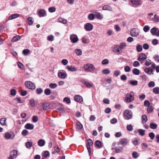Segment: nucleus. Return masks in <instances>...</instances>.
Returning a JSON list of instances; mask_svg holds the SVG:
<instances>
[{"instance_id": "f257e3e1", "label": "nucleus", "mask_w": 159, "mask_h": 159, "mask_svg": "<svg viewBox=\"0 0 159 159\" xmlns=\"http://www.w3.org/2000/svg\"><path fill=\"white\" fill-rule=\"evenodd\" d=\"M84 68L85 71L92 73L95 69V68L93 65L89 63L84 65Z\"/></svg>"}, {"instance_id": "f03ea898", "label": "nucleus", "mask_w": 159, "mask_h": 159, "mask_svg": "<svg viewBox=\"0 0 159 159\" xmlns=\"http://www.w3.org/2000/svg\"><path fill=\"white\" fill-rule=\"evenodd\" d=\"M134 99V94L132 91L126 94L125 100L126 102H132Z\"/></svg>"}, {"instance_id": "7ed1b4c3", "label": "nucleus", "mask_w": 159, "mask_h": 159, "mask_svg": "<svg viewBox=\"0 0 159 159\" xmlns=\"http://www.w3.org/2000/svg\"><path fill=\"white\" fill-rule=\"evenodd\" d=\"M58 77L60 79H64L67 76L66 72L64 70H59L57 74Z\"/></svg>"}, {"instance_id": "20e7f679", "label": "nucleus", "mask_w": 159, "mask_h": 159, "mask_svg": "<svg viewBox=\"0 0 159 159\" xmlns=\"http://www.w3.org/2000/svg\"><path fill=\"white\" fill-rule=\"evenodd\" d=\"M87 143L86 144V147L87 148L89 154L90 155L91 153V149L90 146L93 145V143L91 139H89L87 140Z\"/></svg>"}, {"instance_id": "39448f33", "label": "nucleus", "mask_w": 159, "mask_h": 159, "mask_svg": "<svg viewBox=\"0 0 159 159\" xmlns=\"http://www.w3.org/2000/svg\"><path fill=\"white\" fill-rule=\"evenodd\" d=\"M25 85L28 88L31 89H35V85L30 81H28L25 83Z\"/></svg>"}, {"instance_id": "423d86ee", "label": "nucleus", "mask_w": 159, "mask_h": 159, "mask_svg": "<svg viewBox=\"0 0 159 159\" xmlns=\"http://www.w3.org/2000/svg\"><path fill=\"white\" fill-rule=\"evenodd\" d=\"M124 117L125 119L129 120L132 117L131 114L128 110H126L123 114Z\"/></svg>"}, {"instance_id": "0eeeda50", "label": "nucleus", "mask_w": 159, "mask_h": 159, "mask_svg": "<svg viewBox=\"0 0 159 159\" xmlns=\"http://www.w3.org/2000/svg\"><path fill=\"white\" fill-rule=\"evenodd\" d=\"M139 34V30L135 28L131 29L130 31V35L133 37H136Z\"/></svg>"}, {"instance_id": "6e6552de", "label": "nucleus", "mask_w": 159, "mask_h": 159, "mask_svg": "<svg viewBox=\"0 0 159 159\" xmlns=\"http://www.w3.org/2000/svg\"><path fill=\"white\" fill-rule=\"evenodd\" d=\"M147 58V56L145 53H141L139 55L138 60L140 61H141V63H142V61L145 60Z\"/></svg>"}, {"instance_id": "1a4fd4ad", "label": "nucleus", "mask_w": 159, "mask_h": 159, "mask_svg": "<svg viewBox=\"0 0 159 159\" xmlns=\"http://www.w3.org/2000/svg\"><path fill=\"white\" fill-rule=\"evenodd\" d=\"M14 137L15 134L13 133L6 132L5 134V137L7 139H12Z\"/></svg>"}, {"instance_id": "9d476101", "label": "nucleus", "mask_w": 159, "mask_h": 159, "mask_svg": "<svg viewBox=\"0 0 159 159\" xmlns=\"http://www.w3.org/2000/svg\"><path fill=\"white\" fill-rule=\"evenodd\" d=\"M84 28L87 31H90L93 29V25L90 23H87L84 25Z\"/></svg>"}, {"instance_id": "9b49d317", "label": "nucleus", "mask_w": 159, "mask_h": 159, "mask_svg": "<svg viewBox=\"0 0 159 159\" xmlns=\"http://www.w3.org/2000/svg\"><path fill=\"white\" fill-rule=\"evenodd\" d=\"M128 141L127 139L124 138L120 139V142L118 143V145H122L123 146L125 145L128 144Z\"/></svg>"}, {"instance_id": "f8f14e48", "label": "nucleus", "mask_w": 159, "mask_h": 159, "mask_svg": "<svg viewBox=\"0 0 159 159\" xmlns=\"http://www.w3.org/2000/svg\"><path fill=\"white\" fill-rule=\"evenodd\" d=\"M17 152L18 151L16 150H13L11 152L9 156L12 157L13 158H16L17 156Z\"/></svg>"}, {"instance_id": "ddd939ff", "label": "nucleus", "mask_w": 159, "mask_h": 159, "mask_svg": "<svg viewBox=\"0 0 159 159\" xmlns=\"http://www.w3.org/2000/svg\"><path fill=\"white\" fill-rule=\"evenodd\" d=\"M70 39L71 42L73 43H75L78 41V38L76 35H72L70 36Z\"/></svg>"}, {"instance_id": "4468645a", "label": "nucleus", "mask_w": 159, "mask_h": 159, "mask_svg": "<svg viewBox=\"0 0 159 159\" xmlns=\"http://www.w3.org/2000/svg\"><path fill=\"white\" fill-rule=\"evenodd\" d=\"M130 2L133 4L135 5H140L141 4L140 0H130Z\"/></svg>"}, {"instance_id": "2eb2a0df", "label": "nucleus", "mask_w": 159, "mask_h": 159, "mask_svg": "<svg viewBox=\"0 0 159 159\" xmlns=\"http://www.w3.org/2000/svg\"><path fill=\"white\" fill-rule=\"evenodd\" d=\"M38 14L40 17H43L45 16L46 12L44 10L41 9L38 11Z\"/></svg>"}, {"instance_id": "dca6fc26", "label": "nucleus", "mask_w": 159, "mask_h": 159, "mask_svg": "<svg viewBox=\"0 0 159 159\" xmlns=\"http://www.w3.org/2000/svg\"><path fill=\"white\" fill-rule=\"evenodd\" d=\"M95 16L98 20H102L103 18V16L100 13L95 11L93 12Z\"/></svg>"}, {"instance_id": "f3484780", "label": "nucleus", "mask_w": 159, "mask_h": 159, "mask_svg": "<svg viewBox=\"0 0 159 159\" xmlns=\"http://www.w3.org/2000/svg\"><path fill=\"white\" fill-rule=\"evenodd\" d=\"M66 68L67 70L69 71H77L78 69L74 66H66Z\"/></svg>"}, {"instance_id": "a211bd4d", "label": "nucleus", "mask_w": 159, "mask_h": 159, "mask_svg": "<svg viewBox=\"0 0 159 159\" xmlns=\"http://www.w3.org/2000/svg\"><path fill=\"white\" fill-rule=\"evenodd\" d=\"M94 145L98 148H101L102 147V142L98 140L96 141Z\"/></svg>"}, {"instance_id": "6ab92c4d", "label": "nucleus", "mask_w": 159, "mask_h": 159, "mask_svg": "<svg viewBox=\"0 0 159 159\" xmlns=\"http://www.w3.org/2000/svg\"><path fill=\"white\" fill-rule=\"evenodd\" d=\"M75 100L78 102H81L83 101V98L82 97L79 95H76L74 98Z\"/></svg>"}, {"instance_id": "aec40b11", "label": "nucleus", "mask_w": 159, "mask_h": 159, "mask_svg": "<svg viewBox=\"0 0 159 159\" xmlns=\"http://www.w3.org/2000/svg\"><path fill=\"white\" fill-rule=\"evenodd\" d=\"M25 127L27 129H33L34 128V125L32 124L27 123L25 125Z\"/></svg>"}, {"instance_id": "412c9836", "label": "nucleus", "mask_w": 159, "mask_h": 159, "mask_svg": "<svg viewBox=\"0 0 159 159\" xmlns=\"http://www.w3.org/2000/svg\"><path fill=\"white\" fill-rule=\"evenodd\" d=\"M120 48L119 47V46L116 45L114 49V52H117L118 54H120L122 52V50L121 49L120 50Z\"/></svg>"}, {"instance_id": "4be33fe9", "label": "nucleus", "mask_w": 159, "mask_h": 159, "mask_svg": "<svg viewBox=\"0 0 159 159\" xmlns=\"http://www.w3.org/2000/svg\"><path fill=\"white\" fill-rule=\"evenodd\" d=\"M102 9L103 10H108L111 11L112 9V7L109 5H105L104 6L102 7Z\"/></svg>"}, {"instance_id": "5701e85b", "label": "nucleus", "mask_w": 159, "mask_h": 159, "mask_svg": "<svg viewBox=\"0 0 159 159\" xmlns=\"http://www.w3.org/2000/svg\"><path fill=\"white\" fill-rule=\"evenodd\" d=\"M43 107L44 110H47L50 108V104L48 102L45 103L43 104Z\"/></svg>"}, {"instance_id": "b1692460", "label": "nucleus", "mask_w": 159, "mask_h": 159, "mask_svg": "<svg viewBox=\"0 0 159 159\" xmlns=\"http://www.w3.org/2000/svg\"><path fill=\"white\" fill-rule=\"evenodd\" d=\"M45 141L43 139H40L39 140L38 144L39 146H43L45 144Z\"/></svg>"}, {"instance_id": "393cba45", "label": "nucleus", "mask_w": 159, "mask_h": 159, "mask_svg": "<svg viewBox=\"0 0 159 159\" xmlns=\"http://www.w3.org/2000/svg\"><path fill=\"white\" fill-rule=\"evenodd\" d=\"M142 122L143 124L146 122L147 121V117L145 115H143L142 116Z\"/></svg>"}, {"instance_id": "a878e982", "label": "nucleus", "mask_w": 159, "mask_h": 159, "mask_svg": "<svg viewBox=\"0 0 159 159\" xmlns=\"http://www.w3.org/2000/svg\"><path fill=\"white\" fill-rule=\"evenodd\" d=\"M20 15L18 14H15L12 15L11 16H10L9 17V20H11L13 19H15L17 17H19Z\"/></svg>"}, {"instance_id": "bb28decb", "label": "nucleus", "mask_w": 159, "mask_h": 159, "mask_svg": "<svg viewBox=\"0 0 159 159\" xmlns=\"http://www.w3.org/2000/svg\"><path fill=\"white\" fill-rule=\"evenodd\" d=\"M81 82L84 84L87 88H89L92 86V84L90 83L88 81H81Z\"/></svg>"}, {"instance_id": "cd10ccee", "label": "nucleus", "mask_w": 159, "mask_h": 159, "mask_svg": "<svg viewBox=\"0 0 159 159\" xmlns=\"http://www.w3.org/2000/svg\"><path fill=\"white\" fill-rule=\"evenodd\" d=\"M6 119L5 118H2L0 120V123L2 125H6Z\"/></svg>"}, {"instance_id": "c85d7f7f", "label": "nucleus", "mask_w": 159, "mask_h": 159, "mask_svg": "<svg viewBox=\"0 0 159 159\" xmlns=\"http://www.w3.org/2000/svg\"><path fill=\"white\" fill-rule=\"evenodd\" d=\"M20 39V35H16L14 36L11 40L12 42H15L19 40Z\"/></svg>"}, {"instance_id": "c756f323", "label": "nucleus", "mask_w": 159, "mask_h": 159, "mask_svg": "<svg viewBox=\"0 0 159 159\" xmlns=\"http://www.w3.org/2000/svg\"><path fill=\"white\" fill-rule=\"evenodd\" d=\"M115 150L116 153H120L122 151L123 148L122 147H116L115 148Z\"/></svg>"}, {"instance_id": "7c9ffc66", "label": "nucleus", "mask_w": 159, "mask_h": 159, "mask_svg": "<svg viewBox=\"0 0 159 159\" xmlns=\"http://www.w3.org/2000/svg\"><path fill=\"white\" fill-rule=\"evenodd\" d=\"M32 143L31 142H27L25 143V146L27 148L30 149L32 146Z\"/></svg>"}, {"instance_id": "2f4dec72", "label": "nucleus", "mask_w": 159, "mask_h": 159, "mask_svg": "<svg viewBox=\"0 0 159 159\" xmlns=\"http://www.w3.org/2000/svg\"><path fill=\"white\" fill-rule=\"evenodd\" d=\"M58 21L59 22L63 24H66L67 22V21L66 20L61 17H59L58 18Z\"/></svg>"}, {"instance_id": "473e14b6", "label": "nucleus", "mask_w": 159, "mask_h": 159, "mask_svg": "<svg viewBox=\"0 0 159 159\" xmlns=\"http://www.w3.org/2000/svg\"><path fill=\"white\" fill-rule=\"evenodd\" d=\"M43 89L40 88H37L36 90V93L38 94H40L43 93Z\"/></svg>"}, {"instance_id": "72a5a7b5", "label": "nucleus", "mask_w": 159, "mask_h": 159, "mask_svg": "<svg viewBox=\"0 0 159 159\" xmlns=\"http://www.w3.org/2000/svg\"><path fill=\"white\" fill-rule=\"evenodd\" d=\"M157 29V28H156L155 27H154L152 28L150 30V32L153 35H155Z\"/></svg>"}, {"instance_id": "f704fd0d", "label": "nucleus", "mask_w": 159, "mask_h": 159, "mask_svg": "<svg viewBox=\"0 0 159 159\" xmlns=\"http://www.w3.org/2000/svg\"><path fill=\"white\" fill-rule=\"evenodd\" d=\"M83 128V125L80 122L76 123V128L79 129H81Z\"/></svg>"}, {"instance_id": "c9c22d12", "label": "nucleus", "mask_w": 159, "mask_h": 159, "mask_svg": "<svg viewBox=\"0 0 159 159\" xmlns=\"http://www.w3.org/2000/svg\"><path fill=\"white\" fill-rule=\"evenodd\" d=\"M129 83L133 86H135L137 85L138 82L136 80H129Z\"/></svg>"}, {"instance_id": "e433bc0d", "label": "nucleus", "mask_w": 159, "mask_h": 159, "mask_svg": "<svg viewBox=\"0 0 159 159\" xmlns=\"http://www.w3.org/2000/svg\"><path fill=\"white\" fill-rule=\"evenodd\" d=\"M138 131L139 133V134L142 136H143L145 135V131L144 130L139 129L138 130Z\"/></svg>"}, {"instance_id": "4c0bfd02", "label": "nucleus", "mask_w": 159, "mask_h": 159, "mask_svg": "<svg viewBox=\"0 0 159 159\" xmlns=\"http://www.w3.org/2000/svg\"><path fill=\"white\" fill-rule=\"evenodd\" d=\"M152 19L153 21L155 22H158L159 21V17L156 14L154 15V17Z\"/></svg>"}, {"instance_id": "58836bf2", "label": "nucleus", "mask_w": 159, "mask_h": 159, "mask_svg": "<svg viewBox=\"0 0 159 159\" xmlns=\"http://www.w3.org/2000/svg\"><path fill=\"white\" fill-rule=\"evenodd\" d=\"M153 111V108L152 105H150L148 106L147 108V111L148 113H150Z\"/></svg>"}, {"instance_id": "ea45409f", "label": "nucleus", "mask_w": 159, "mask_h": 159, "mask_svg": "<svg viewBox=\"0 0 159 159\" xmlns=\"http://www.w3.org/2000/svg\"><path fill=\"white\" fill-rule=\"evenodd\" d=\"M27 21H28V24L29 25H31L33 23V18L31 17H29L27 19Z\"/></svg>"}, {"instance_id": "a19ab883", "label": "nucleus", "mask_w": 159, "mask_h": 159, "mask_svg": "<svg viewBox=\"0 0 159 159\" xmlns=\"http://www.w3.org/2000/svg\"><path fill=\"white\" fill-rule=\"evenodd\" d=\"M132 72L135 75H138L140 73L139 70L136 68L134 69L133 70Z\"/></svg>"}, {"instance_id": "79ce46f5", "label": "nucleus", "mask_w": 159, "mask_h": 159, "mask_svg": "<svg viewBox=\"0 0 159 159\" xmlns=\"http://www.w3.org/2000/svg\"><path fill=\"white\" fill-rule=\"evenodd\" d=\"M153 92L156 94H159V88L156 87L153 89Z\"/></svg>"}, {"instance_id": "37998d69", "label": "nucleus", "mask_w": 159, "mask_h": 159, "mask_svg": "<svg viewBox=\"0 0 159 159\" xmlns=\"http://www.w3.org/2000/svg\"><path fill=\"white\" fill-rule=\"evenodd\" d=\"M143 48L142 46L140 45H138L136 46V50L138 52H141Z\"/></svg>"}, {"instance_id": "c03bdc74", "label": "nucleus", "mask_w": 159, "mask_h": 159, "mask_svg": "<svg viewBox=\"0 0 159 159\" xmlns=\"http://www.w3.org/2000/svg\"><path fill=\"white\" fill-rule=\"evenodd\" d=\"M94 14H90L89 15L88 18L90 20H93L94 19Z\"/></svg>"}, {"instance_id": "a18cd8bd", "label": "nucleus", "mask_w": 159, "mask_h": 159, "mask_svg": "<svg viewBox=\"0 0 159 159\" xmlns=\"http://www.w3.org/2000/svg\"><path fill=\"white\" fill-rule=\"evenodd\" d=\"M132 155L133 157L134 158H138L139 156L138 153L135 152H133V153L132 154Z\"/></svg>"}, {"instance_id": "49530a36", "label": "nucleus", "mask_w": 159, "mask_h": 159, "mask_svg": "<svg viewBox=\"0 0 159 159\" xmlns=\"http://www.w3.org/2000/svg\"><path fill=\"white\" fill-rule=\"evenodd\" d=\"M150 128L153 129H156L157 127V125L156 124L151 123L150 125Z\"/></svg>"}, {"instance_id": "de8ad7c7", "label": "nucleus", "mask_w": 159, "mask_h": 159, "mask_svg": "<svg viewBox=\"0 0 159 159\" xmlns=\"http://www.w3.org/2000/svg\"><path fill=\"white\" fill-rule=\"evenodd\" d=\"M30 105L32 107H34L35 106V100L33 99H31L30 101Z\"/></svg>"}, {"instance_id": "09e8293b", "label": "nucleus", "mask_w": 159, "mask_h": 159, "mask_svg": "<svg viewBox=\"0 0 159 159\" xmlns=\"http://www.w3.org/2000/svg\"><path fill=\"white\" fill-rule=\"evenodd\" d=\"M75 52L78 56L81 55L82 53L81 50L79 49H76L75 50Z\"/></svg>"}, {"instance_id": "8fccbe9b", "label": "nucleus", "mask_w": 159, "mask_h": 159, "mask_svg": "<svg viewBox=\"0 0 159 159\" xmlns=\"http://www.w3.org/2000/svg\"><path fill=\"white\" fill-rule=\"evenodd\" d=\"M30 52V50L28 49H24L23 51V53L25 56H26Z\"/></svg>"}, {"instance_id": "3c124183", "label": "nucleus", "mask_w": 159, "mask_h": 159, "mask_svg": "<svg viewBox=\"0 0 159 159\" xmlns=\"http://www.w3.org/2000/svg\"><path fill=\"white\" fill-rule=\"evenodd\" d=\"M148 85L150 88L154 87L155 85V83L153 81H151L148 83Z\"/></svg>"}, {"instance_id": "603ef678", "label": "nucleus", "mask_w": 159, "mask_h": 159, "mask_svg": "<svg viewBox=\"0 0 159 159\" xmlns=\"http://www.w3.org/2000/svg\"><path fill=\"white\" fill-rule=\"evenodd\" d=\"M144 71L147 74H148L150 72H152V70L151 68H145L144 70Z\"/></svg>"}, {"instance_id": "864d4df0", "label": "nucleus", "mask_w": 159, "mask_h": 159, "mask_svg": "<svg viewBox=\"0 0 159 159\" xmlns=\"http://www.w3.org/2000/svg\"><path fill=\"white\" fill-rule=\"evenodd\" d=\"M148 135L151 139H153L155 136V134L152 132L150 133Z\"/></svg>"}, {"instance_id": "5fc2aeb1", "label": "nucleus", "mask_w": 159, "mask_h": 159, "mask_svg": "<svg viewBox=\"0 0 159 159\" xmlns=\"http://www.w3.org/2000/svg\"><path fill=\"white\" fill-rule=\"evenodd\" d=\"M151 64V61L150 60L148 59L146 60L145 64L147 66H148L150 65Z\"/></svg>"}, {"instance_id": "6e6d98bb", "label": "nucleus", "mask_w": 159, "mask_h": 159, "mask_svg": "<svg viewBox=\"0 0 159 159\" xmlns=\"http://www.w3.org/2000/svg\"><path fill=\"white\" fill-rule=\"evenodd\" d=\"M126 46V44L124 43H121L120 46H119L120 48V49H123Z\"/></svg>"}, {"instance_id": "4d7b16f0", "label": "nucleus", "mask_w": 159, "mask_h": 159, "mask_svg": "<svg viewBox=\"0 0 159 159\" xmlns=\"http://www.w3.org/2000/svg\"><path fill=\"white\" fill-rule=\"evenodd\" d=\"M16 91L15 89H12L11 90L10 94L12 96H14L16 94Z\"/></svg>"}, {"instance_id": "13d9d810", "label": "nucleus", "mask_w": 159, "mask_h": 159, "mask_svg": "<svg viewBox=\"0 0 159 159\" xmlns=\"http://www.w3.org/2000/svg\"><path fill=\"white\" fill-rule=\"evenodd\" d=\"M63 101L66 102V103L68 104L70 103V99L67 97L64 98Z\"/></svg>"}, {"instance_id": "bf43d9fd", "label": "nucleus", "mask_w": 159, "mask_h": 159, "mask_svg": "<svg viewBox=\"0 0 159 159\" xmlns=\"http://www.w3.org/2000/svg\"><path fill=\"white\" fill-rule=\"evenodd\" d=\"M28 133V132L27 130L24 129L23 130L21 133V134L22 135H23L24 136H25L27 135Z\"/></svg>"}, {"instance_id": "052dcab7", "label": "nucleus", "mask_w": 159, "mask_h": 159, "mask_svg": "<svg viewBox=\"0 0 159 159\" xmlns=\"http://www.w3.org/2000/svg\"><path fill=\"white\" fill-rule=\"evenodd\" d=\"M143 48L145 50L148 49L149 48V45L147 43H144L143 44Z\"/></svg>"}, {"instance_id": "680f3d73", "label": "nucleus", "mask_w": 159, "mask_h": 159, "mask_svg": "<svg viewBox=\"0 0 159 159\" xmlns=\"http://www.w3.org/2000/svg\"><path fill=\"white\" fill-rule=\"evenodd\" d=\"M143 30L145 32H147L149 29V27L148 25H146L143 27Z\"/></svg>"}, {"instance_id": "e2e57ef3", "label": "nucleus", "mask_w": 159, "mask_h": 159, "mask_svg": "<svg viewBox=\"0 0 159 159\" xmlns=\"http://www.w3.org/2000/svg\"><path fill=\"white\" fill-rule=\"evenodd\" d=\"M38 120V117L36 116H34L33 117L32 120L34 122H37Z\"/></svg>"}, {"instance_id": "0e129e2a", "label": "nucleus", "mask_w": 159, "mask_h": 159, "mask_svg": "<svg viewBox=\"0 0 159 159\" xmlns=\"http://www.w3.org/2000/svg\"><path fill=\"white\" fill-rule=\"evenodd\" d=\"M127 129L129 131H131L133 130V127L131 125H127Z\"/></svg>"}, {"instance_id": "69168bd1", "label": "nucleus", "mask_w": 159, "mask_h": 159, "mask_svg": "<svg viewBox=\"0 0 159 159\" xmlns=\"http://www.w3.org/2000/svg\"><path fill=\"white\" fill-rule=\"evenodd\" d=\"M49 152L48 151H46L44 152L43 156L44 157L46 158L49 155Z\"/></svg>"}, {"instance_id": "338daca9", "label": "nucleus", "mask_w": 159, "mask_h": 159, "mask_svg": "<svg viewBox=\"0 0 159 159\" xmlns=\"http://www.w3.org/2000/svg\"><path fill=\"white\" fill-rule=\"evenodd\" d=\"M44 93L46 95H50V89H46L44 90Z\"/></svg>"}, {"instance_id": "774afa93", "label": "nucleus", "mask_w": 159, "mask_h": 159, "mask_svg": "<svg viewBox=\"0 0 159 159\" xmlns=\"http://www.w3.org/2000/svg\"><path fill=\"white\" fill-rule=\"evenodd\" d=\"M121 79L122 80H126L127 79V77L125 75H123L120 76Z\"/></svg>"}]
</instances>
